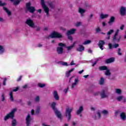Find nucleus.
Here are the masks:
<instances>
[{"instance_id": "obj_54", "label": "nucleus", "mask_w": 126, "mask_h": 126, "mask_svg": "<svg viewBox=\"0 0 126 126\" xmlns=\"http://www.w3.org/2000/svg\"><path fill=\"white\" fill-rule=\"evenodd\" d=\"M115 62V58H111V63H114Z\"/></svg>"}, {"instance_id": "obj_18", "label": "nucleus", "mask_w": 126, "mask_h": 126, "mask_svg": "<svg viewBox=\"0 0 126 126\" xmlns=\"http://www.w3.org/2000/svg\"><path fill=\"white\" fill-rule=\"evenodd\" d=\"M53 96L55 99V100H58L60 99L59 97V95H58V92L55 91L53 93Z\"/></svg>"}, {"instance_id": "obj_39", "label": "nucleus", "mask_w": 126, "mask_h": 126, "mask_svg": "<svg viewBox=\"0 0 126 126\" xmlns=\"http://www.w3.org/2000/svg\"><path fill=\"white\" fill-rule=\"evenodd\" d=\"M121 51H122V49L121 48H118L117 50V53L119 56H122V53H121Z\"/></svg>"}, {"instance_id": "obj_47", "label": "nucleus", "mask_w": 126, "mask_h": 126, "mask_svg": "<svg viewBox=\"0 0 126 126\" xmlns=\"http://www.w3.org/2000/svg\"><path fill=\"white\" fill-rule=\"evenodd\" d=\"M1 101L2 102H3V101H4V100H5V98L4 97V94H2L1 95Z\"/></svg>"}, {"instance_id": "obj_49", "label": "nucleus", "mask_w": 126, "mask_h": 126, "mask_svg": "<svg viewBox=\"0 0 126 126\" xmlns=\"http://www.w3.org/2000/svg\"><path fill=\"white\" fill-rule=\"evenodd\" d=\"M5 5V3H2L1 1H0V6H4Z\"/></svg>"}, {"instance_id": "obj_21", "label": "nucleus", "mask_w": 126, "mask_h": 126, "mask_svg": "<svg viewBox=\"0 0 126 126\" xmlns=\"http://www.w3.org/2000/svg\"><path fill=\"white\" fill-rule=\"evenodd\" d=\"M109 16L108 14H103V13H101L100 14V17L101 19H104V18H107Z\"/></svg>"}, {"instance_id": "obj_42", "label": "nucleus", "mask_w": 126, "mask_h": 126, "mask_svg": "<svg viewBox=\"0 0 126 126\" xmlns=\"http://www.w3.org/2000/svg\"><path fill=\"white\" fill-rule=\"evenodd\" d=\"M61 64L62 65H65L66 66H67L68 65L67 64V63H66V62H61Z\"/></svg>"}, {"instance_id": "obj_5", "label": "nucleus", "mask_w": 126, "mask_h": 126, "mask_svg": "<svg viewBox=\"0 0 126 126\" xmlns=\"http://www.w3.org/2000/svg\"><path fill=\"white\" fill-rule=\"evenodd\" d=\"M59 46L60 47H57V53L59 54V55H62L63 54V47H65V44L63 43H59Z\"/></svg>"}, {"instance_id": "obj_37", "label": "nucleus", "mask_w": 126, "mask_h": 126, "mask_svg": "<svg viewBox=\"0 0 126 126\" xmlns=\"http://www.w3.org/2000/svg\"><path fill=\"white\" fill-rule=\"evenodd\" d=\"M48 4L51 8H54L55 7V5L53 2H49L48 3Z\"/></svg>"}, {"instance_id": "obj_32", "label": "nucleus", "mask_w": 126, "mask_h": 126, "mask_svg": "<svg viewBox=\"0 0 126 126\" xmlns=\"http://www.w3.org/2000/svg\"><path fill=\"white\" fill-rule=\"evenodd\" d=\"M110 35H111V30H110L107 33V37H106V40H109L110 38Z\"/></svg>"}, {"instance_id": "obj_1", "label": "nucleus", "mask_w": 126, "mask_h": 126, "mask_svg": "<svg viewBox=\"0 0 126 126\" xmlns=\"http://www.w3.org/2000/svg\"><path fill=\"white\" fill-rule=\"evenodd\" d=\"M120 32V30L117 29L115 32V34L112 37V42L114 43H119L120 41H121V39H122V35H119V33Z\"/></svg>"}, {"instance_id": "obj_48", "label": "nucleus", "mask_w": 126, "mask_h": 126, "mask_svg": "<svg viewBox=\"0 0 126 126\" xmlns=\"http://www.w3.org/2000/svg\"><path fill=\"white\" fill-rule=\"evenodd\" d=\"M80 25H81V23H80V22H77L76 24V27H78L80 26Z\"/></svg>"}, {"instance_id": "obj_14", "label": "nucleus", "mask_w": 126, "mask_h": 126, "mask_svg": "<svg viewBox=\"0 0 126 126\" xmlns=\"http://www.w3.org/2000/svg\"><path fill=\"white\" fill-rule=\"evenodd\" d=\"M39 112H40V106L37 107L35 114H34V109H32L31 111L32 115H37V114H39Z\"/></svg>"}, {"instance_id": "obj_34", "label": "nucleus", "mask_w": 126, "mask_h": 126, "mask_svg": "<svg viewBox=\"0 0 126 126\" xmlns=\"http://www.w3.org/2000/svg\"><path fill=\"white\" fill-rule=\"evenodd\" d=\"M91 43V40H86L84 42L82 43V45H88V44H90Z\"/></svg>"}, {"instance_id": "obj_43", "label": "nucleus", "mask_w": 126, "mask_h": 126, "mask_svg": "<svg viewBox=\"0 0 126 126\" xmlns=\"http://www.w3.org/2000/svg\"><path fill=\"white\" fill-rule=\"evenodd\" d=\"M44 86H45L44 84H41V83L38 84V87H40L41 88H43V87H44Z\"/></svg>"}, {"instance_id": "obj_17", "label": "nucleus", "mask_w": 126, "mask_h": 126, "mask_svg": "<svg viewBox=\"0 0 126 126\" xmlns=\"http://www.w3.org/2000/svg\"><path fill=\"white\" fill-rule=\"evenodd\" d=\"M77 51L78 52H83V51H84V46L82 45H79L78 47L77 48Z\"/></svg>"}, {"instance_id": "obj_27", "label": "nucleus", "mask_w": 126, "mask_h": 126, "mask_svg": "<svg viewBox=\"0 0 126 126\" xmlns=\"http://www.w3.org/2000/svg\"><path fill=\"white\" fill-rule=\"evenodd\" d=\"M74 70V68H72L71 70H69V71L67 72L66 73V76L67 77H69V75H70V72H72Z\"/></svg>"}, {"instance_id": "obj_63", "label": "nucleus", "mask_w": 126, "mask_h": 126, "mask_svg": "<svg viewBox=\"0 0 126 126\" xmlns=\"http://www.w3.org/2000/svg\"><path fill=\"white\" fill-rule=\"evenodd\" d=\"M88 76H89V75H84V77L85 78H87V77H88Z\"/></svg>"}, {"instance_id": "obj_53", "label": "nucleus", "mask_w": 126, "mask_h": 126, "mask_svg": "<svg viewBox=\"0 0 126 126\" xmlns=\"http://www.w3.org/2000/svg\"><path fill=\"white\" fill-rule=\"evenodd\" d=\"M125 28V26L124 25H122L120 27L121 30H124V28Z\"/></svg>"}, {"instance_id": "obj_26", "label": "nucleus", "mask_w": 126, "mask_h": 126, "mask_svg": "<svg viewBox=\"0 0 126 126\" xmlns=\"http://www.w3.org/2000/svg\"><path fill=\"white\" fill-rule=\"evenodd\" d=\"M83 111V107L82 106H80L79 109L77 111V115H79V114H81V112Z\"/></svg>"}, {"instance_id": "obj_44", "label": "nucleus", "mask_w": 126, "mask_h": 126, "mask_svg": "<svg viewBox=\"0 0 126 126\" xmlns=\"http://www.w3.org/2000/svg\"><path fill=\"white\" fill-rule=\"evenodd\" d=\"M98 61H99V59H96L95 62L94 63H93L92 66H94L97 63H98Z\"/></svg>"}, {"instance_id": "obj_59", "label": "nucleus", "mask_w": 126, "mask_h": 126, "mask_svg": "<svg viewBox=\"0 0 126 126\" xmlns=\"http://www.w3.org/2000/svg\"><path fill=\"white\" fill-rule=\"evenodd\" d=\"M83 71H84V70H82L79 71V72H78V73H79V74H82V73L83 72Z\"/></svg>"}, {"instance_id": "obj_9", "label": "nucleus", "mask_w": 126, "mask_h": 126, "mask_svg": "<svg viewBox=\"0 0 126 126\" xmlns=\"http://www.w3.org/2000/svg\"><path fill=\"white\" fill-rule=\"evenodd\" d=\"M26 24L30 26V27H32V28H35V24L33 22V21L31 19H28L26 21Z\"/></svg>"}, {"instance_id": "obj_11", "label": "nucleus", "mask_w": 126, "mask_h": 126, "mask_svg": "<svg viewBox=\"0 0 126 126\" xmlns=\"http://www.w3.org/2000/svg\"><path fill=\"white\" fill-rule=\"evenodd\" d=\"M126 8L125 7L122 6L121 7L120 10V12L122 16H124V15H126Z\"/></svg>"}, {"instance_id": "obj_46", "label": "nucleus", "mask_w": 126, "mask_h": 126, "mask_svg": "<svg viewBox=\"0 0 126 126\" xmlns=\"http://www.w3.org/2000/svg\"><path fill=\"white\" fill-rule=\"evenodd\" d=\"M105 75H110V70L107 69L106 72H105Z\"/></svg>"}, {"instance_id": "obj_24", "label": "nucleus", "mask_w": 126, "mask_h": 126, "mask_svg": "<svg viewBox=\"0 0 126 126\" xmlns=\"http://www.w3.org/2000/svg\"><path fill=\"white\" fill-rule=\"evenodd\" d=\"M77 43V41H75L72 45H71L70 46H67L66 47L67 50L68 51H69V50H71V49H72V48H73L74 47V46H75V44H76Z\"/></svg>"}, {"instance_id": "obj_62", "label": "nucleus", "mask_w": 126, "mask_h": 126, "mask_svg": "<svg viewBox=\"0 0 126 126\" xmlns=\"http://www.w3.org/2000/svg\"><path fill=\"white\" fill-rule=\"evenodd\" d=\"M37 12H39V13H41L42 12V9H39L38 10H37Z\"/></svg>"}, {"instance_id": "obj_29", "label": "nucleus", "mask_w": 126, "mask_h": 126, "mask_svg": "<svg viewBox=\"0 0 126 126\" xmlns=\"http://www.w3.org/2000/svg\"><path fill=\"white\" fill-rule=\"evenodd\" d=\"M115 93L119 95H121V94H122V90L120 89H116L115 90Z\"/></svg>"}, {"instance_id": "obj_51", "label": "nucleus", "mask_w": 126, "mask_h": 126, "mask_svg": "<svg viewBox=\"0 0 126 126\" xmlns=\"http://www.w3.org/2000/svg\"><path fill=\"white\" fill-rule=\"evenodd\" d=\"M97 115L98 119H100L101 118V115L100 114V112H97Z\"/></svg>"}, {"instance_id": "obj_64", "label": "nucleus", "mask_w": 126, "mask_h": 126, "mask_svg": "<svg viewBox=\"0 0 126 126\" xmlns=\"http://www.w3.org/2000/svg\"><path fill=\"white\" fill-rule=\"evenodd\" d=\"M124 39H126V31H125V34L124 36Z\"/></svg>"}, {"instance_id": "obj_23", "label": "nucleus", "mask_w": 126, "mask_h": 126, "mask_svg": "<svg viewBox=\"0 0 126 126\" xmlns=\"http://www.w3.org/2000/svg\"><path fill=\"white\" fill-rule=\"evenodd\" d=\"M4 47L0 45V55H2L4 53Z\"/></svg>"}, {"instance_id": "obj_36", "label": "nucleus", "mask_w": 126, "mask_h": 126, "mask_svg": "<svg viewBox=\"0 0 126 126\" xmlns=\"http://www.w3.org/2000/svg\"><path fill=\"white\" fill-rule=\"evenodd\" d=\"M104 78H101L99 81V84L100 85H102V84H104Z\"/></svg>"}, {"instance_id": "obj_3", "label": "nucleus", "mask_w": 126, "mask_h": 126, "mask_svg": "<svg viewBox=\"0 0 126 126\" xmlns=\"http://www.w3.org/2000/svg\"><path fill=\"white\" fill-rule=\"evenodd\" d=\"M41 4L42 8H43L45 13H46V15L49 16V7L46 5L45 4V1L44 0H41Z\"/></svg>"}, {"instance_id": "obj_20", "label": "nucleus", "mask_w": 126, "mask_h": 126, "mask_svg": "<svg viewBox=\"0 0 126 126\" xmlns=\"http://www.w3.org/2000/svg\"><path fill=\"white\" fill-rule=\"evenodd\" d=\"M120 45L118 43H114L113 44H111V49H117V48H118L119 47Z\"/></svg>"}, {"instance_id": "obj_56", "label": "nucleus", "mask_w": 126, "mask_h": 126, "mask_svg": "<svg viewBox=\"0 0 126 126\" xmlns=\"http://www.w3.org/2000/svg\"><path fill=\"white\" fill-rule=\"evenodd\" d=\"M100 31H101V30L99 28L96 29V33L100 32Z\"/></svg>"}, {"instance_id": "obj_16", "label": "nucleus", "mask_w": 126, "mask_h": 126, "mask_svg": "<svg viewBox=\"0 0 126 126\" xmlns=\"http://www.w3.org/2000/svg\"><path fill=\"white\" fill-rule=\"evenodd\" d=\"M75 31H76V30L75 29H72L71 30H70V31H68V32H67V35L68 36L69 35H71V34H74V32H75Z\"/></svg>"}, {"instance_id": "obj_50", "label": "nucleus", "mask_w": 126, "mask_h": 126, "mask_svg": "<svg viewBox=\"0 0 126 126\" xmlns=\"http://www.w3.org/2000/svg\"><path fill=\"white\" fill-rule=\"evenodd\" d=\"M6 78H4L3 81V85L4 86L6 85Z\"/></svg>"}, {"instance_id": "obj_33", "label": "nucleus", "mask_w": 126, "mask_h": 126, "mask_svg": "<svg viewBox=\"0 0 126 126\" xmlns=\"http://www.w3.org/2000/svg\"><path fill=\"white\" fill-rule=\"evenodd\" d=\"M17 125L16 120L15 119H13L12 121V126H15Z\"/></svg>"}, {"instance_id": "obj_31", "label": "nucleus", "mask_w": 126, "mask_h": 126, "mask_svg": "<svg viewBox=\"0 0 126 126\" xmlns=\"http://www.w3.org/2000/svg\"><path fill=\"white\" fill-rule=\"evenodd\" d=\"M101 96L102 98H107V97H108V95L105 94V91H103L102 93L101 94Z\"/></svg>"}, {"instance_id": "obj_35", "label": "nucleus", "mask_w": 126, "mask_h": 126, "mask_svg": "<svg viewBox=\"0 0 126 126\" xmlns=\"http://www.w3.org/2000/svg\"><path fill=\"white\" fill-rule=\"evenodd\" d=\"M10 99L11 101H13V95H12V92H10L9 93Z\"/></svg>"}, {"instance_id": "obj_15", "label": "nucleus", "mask_w": 126, "mask_h": 126, "mask_svg": "<svg viewBox=\"0 0 126 126\" xmlns=\"http://www.w3.org/2000/svg\"><path fill=\"white\" fill-rule=\"evenodd\" d=\"M77 84H78V79H75L74 82L72 84L71 86V89H73V88Z\"/></svg>"}, {"instance_id": "obj_45", "label": "nucleus", "mask_w": 126, "mask_h": 126, "mask_svg": "<svg viewBox=\"0 0 126 126\" xmlns=\"http://www.w3.org/2000/svg\"><path fill=\"white\" fill-rule=\"evenodd\" d=\"M111 63V58L107 59L105 61V63Z\"/></svg>"}, {"instance_id": "obj_22", "label": "nucleus", "mask_w": 126, "mask_h": 126, "mask_svg": "<svg viewBox=\"0 0 126 126\" xmlns=\"http://www.w3.org/2000/svg\"><path fill=\"white\" fill-rule=\"evenodd\" d=\"M79 12L80 13H81V16L82 17L84 16V15H83V13H84V12H85V10H84L81 8H79Z\"/></svg>"}, {"instance_id": "obj_8", "label": "nucleus", "mask_w": 126, "mask_h": 126, "mask_svg": "<svg viewBox=\"0 0 126 126\" xmlns=\"http://www.w3.org/2000/svg\"><path fill=\"white\" fill-rule=\"evenodd\" d=\"M50 37L51 38H62V36L60 33L54 32L50 35Z\"/></svg>"}, {"instance_id": "obj_60", "label": "nucleus", "mask_w": 126, "mask_h": 126, "mask_svg": "<svg viewBox=\"0 0 126 126\" xmlns=\"http://www.w3.org/2000/svg\"><path fill=\"white\" fill-rule=\"evenodd\" d=\"M21 78H22V76H20L18 79H17V81H20V80H21Z\"/></svg>"}, {"instance_id": "obj_12", "label": "nucleus", "mask_w": 126, "mask_h": 126, "mask_svg": "<svg viewBox=\"0 0 126 126\" xmlns=\"http://www.w3.org/2000/svg\"><path fill=\"white\" fill-rule=\"evenodd\" d=\"M26 120L27 126H30V123L32 120V119H31V117H30V115L29 114L28 115Z\"/></svg>"}, {"instance_id": "obj_41", "label": "nucleus", "mask_w": 126, "mask_h": 126, "mask_svg": "<svg viewBox=\"0 0 126 126\" xmlns=\"http://www.w3.org/2000/svg\"><path fill=\"white\" fill-rule=\"evenodd\" d=\"M115 22V17H111V24L114 23Z\"/></svg>"}, {"instance_id": "obj_7", "label": "nucleus", "mask_w": 126, "mask_h": 126, "mask_svg": "<svg viewBox=\"0 0 126 126\" xmlns=\"http://www.w3.org/2000/svg\"><path fill=\"white\" fill-rule=\"evenodd\" d=\"M26 8L27 10L33 13L35 11V8L33 6H31V3L30 2L27 3L26 4Z\"/></svg>"}, {"instance_id": "obj_57", "label": "nucleus", "mask_w": 126, "mask_h": 126, "mask_svg": "<svg viewBox=\"0 0 126 126\" xmlns=\"http://www.w3.org/2000/svg\"><path fill=\"white\" fill-rule=\"evenodd\" d=\"M67 36H68V39H69V40H70L71 41H72V37L70 36L69 35Z\"/></svg>"}, {"instance_id": "obj_40", "label": "nucleus", "mask_w": 126, "mask_h": 126, "mask_svg": "<svg viewBox=\"0 0 126 126\" xmlns=\"http://www.w3.org/2000/svg\"><path fill=\"white\" fill-rule=\"evenodd\" d=\"M35 102H39L40 100V97L39 96H36L34 98Z\"/></svg>"}, {"instance_id": "obj_13", "label": "nucleus", "mask_w": 126, "mask_h": 126, "mask_svg": "<svg viewBox=\"0 0 126 126\" xmlns=\"http://www.w3.org/2000/svg\"><path fill=\"white\" fill-rule=\"evenodd\" d=\"M104 45H105V42H104V41L100 40L99 41L98 46L99 47L101 51H103L104 50V48H103V47H104Z\"/></svg>"}, {"instance_id": "obj_52", "label": "nucleus", "mask_w": 126, "mask_h": 126, "mask_svg": "<svg viewBox=\"0 0 126 126\" xmlns=\"http://www.w3.org/2000/svg\"><path fill=\"white\" fill-rule=\"evenodd\" d=\"M18 89H19L18 87H17V88H16L15 89H14L13 90V92H16V91H18Z\"/></svg>"}, {"instance_id": "obj_6", "label": "nucleus", "mask_w": 126, "mask_h": 126, "mask_svg": "<svg viewBox=\"0 0 126 126\" xmlns=\"http://www.w3.org/2000/svg\"><path fill=\"white\" fill-rule=\"evenodd\" d=\"M17 109L16 108H14L13 109L10 113H9L8 114H7L4 118V121H7V120H8V119H9V118H10L11 119H13V115L15 113V112H16Z\"/></svg>"}, {"instance_id": "obj_4", "label": "nucleus", "mask_w": 126, "mask_h": 126, "mask_svg": "<svg viewBox=\"0 0 126 126\" xmlns=\"http://www.w3.org/2000/svg\"><path fill=\"white\" fill-rule=\"evenodd\" d=\"M72 108H66L65 112V115L66 117H68V121H70L71 118V112H72Z\"/></svg>"}, {"instance_id": "obj_19", "label": "nucleus", "mask_w": 126, "mask_h": 126, "mask_svg": "<svg viewBox=\"0 0 126 126\" xmlns=\"http://www.w3.org/2000/svg\"><path fill=\"white\" fill-rule=\"evenodd\" d=\"M126 113H125L124 112H122L120 114V118L123 121H125L126 120Z\"/></svg>"}, {"instance_id": "obj_55", "label": "nucleus", "mask_w": 126, "mask_h": 126, "mask_svg": "<svg viewBox=\"0 0 126 126\" xmlns=\"http://www.w3.org/2000/svg\"><path fill=\"white\" fill-rule=\"evenodd\" d=\"M67 91H68V87H67L66 89H65L64 90V93H67Z\"/></svg>"}, {"instance_id": "obj_58", "label": "nucleus", "mask_w": 126, "mask_h": 126, "mask_svg": "<svg viewBox=\"0 0 126 126\" xmlns=\"http://www.w3.org/2000/svg\"><path fill=\"white\" fill-rule=\"evenodd\" d=\"M28 86L27 85H25L23 87V88H24V89H26V88H28Z\"/></svg>"}, {"instance_id": "obj_38", "label": "nucleus", "mask_w": 126, "mask_h": 126, "mask_svg": "<svg viewBox=\"0 0 126 126\" xmlns=\"http://www.w3.org/2000/svg\"><path fill=\"white\" fill-rule=\"evenodd\" d=\"M19 2H20V0H15V1H14V4L15 5H17V4L19 3Z\"/></svg>"}, {"instance_id": "obj_2", "label": "nucleus", "mask_w": 126, "mask_h": 126, "mask_svg": "<svg viewBox=\"0 0 126 126\" xmlns=\"http://www.w3.org/2000/svg\"><path fill=\"white\" fill-rule=\"evenodd\" d=\"M56 105H57V103L55 102H53L51 104V107L52 108L53 110H54L55 115L59 118V119H60L62 120V114H61V112L60 111H58V110L56 108Z\"/></svg>"}, {"instance_id": "obj_61", "label": "nucleus", "mask_w": 126, "mask_h": 126, "mask_svg": "<svg viewBox=\"0 0 126 126\" xmlns=\"http://www.w3.org/2000/svg\"><path fill=\"white\" fill-rule=\"evenodd\" d=\"M70 65H74V64H75V63H73V61H72L71 63H70Z\"/></svg>"}, {"instance_id": "obj_10", "label": "nucleus", "mask_w": 126, "mask_h": 126, "mask_svg": "<svg viewBox=\"0 0 126 126\" xmlns=\"http://www.w3.org/2000/svg\"><path fill=\"white\" fill-rule=\"evenodd\" d=\"M116 100L118 101V102H121V101H123L124 103H126V99L125 96L123 95H120L116 97Z\"/></svg>"}, {"instance_id": "obj_25", "label": "nucleus", "mask_w": 126, "mask_h": 126, "mask_svg": "<svg viewBox=\"0 0 126 126\" xmlns=\"http://www.w3.org/2000/svg\"><path fill=\"white\" fill-rule=\"evenodd\" d=\"M99 70H107L108 69V67L106 66H101L98 67Z\"/></svg>"}, {"instance_id": "obj_28", "label": "nucleus", "mask_w": 126, "mask_h": 126, "mask_svg": "<svg viewBox=\"0 0 126 126\" xmlns=\"http://www.w3.org/2000/svg\"><path fill=\"white\" fill-rule=\"evenodd\" d=\"M3 8L4 10L7 13L8 16L11 15V12H10V11H9L7 8H6L5 7H3Z\"/></svg>"}, {"instance_id": "obj_30", "label": "nucleus", "mask_w": 126, "mask_h": 126, "mask_svg": "<svg viewBox=\"0 0 126 126\" xmlns=\"http://www.w3.org/2000/svg\"><path fill=\"white\" fill-rule=\"evenodd\" d=\"M101 114H102L103 115H104L105 116H107V115H108L109 112L108 111V110H103L101 111Z\"/></svg>"}]
</instances>
